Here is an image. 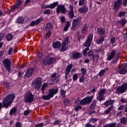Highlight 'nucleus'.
Here are the masks:
<instances>
[{"label": "nucleus", "instance_id": "aec40b11", "mask_svg": "<svg viewBox=\"0 0 127 127\" xmlns=\"http://www.w3.org/2000/svg\"><path fill=\"white\" fill-rule=\"evenodd\" d=\"M80 32L81 34L86 35L88 32V26H87V23L84 24V26L82 28Z\"/></svg>", "mask_w": 127, "mask_h": 127}, {"label": "nucleus", "instance_id": "4468645a", "mask_svg": "<svg viewBox=\"0 0 127 127\" xmlns=\"http://www.w3.org/2000/svg\"><path fill=\"white\" fill-rule=\"evenodd\" d=\"M58 92H59V88H50L49 89V94L52 98L54 97L55 95H57L58 94Z\"/></svg>", "mask_w": 127, "mask_h": 127}, {"label": "nucleus", "instance_id": "69168bd1", "mask_svg": "<svg viewBox=\"0 0 127 127\" xmlns=\"http://www.w3.org/2000/svg\"><path fill=\"white\" fill-rule=\"evenodd\" d=\"M44 14H50V9H47L45 10L43 12Z\"/></svg>", "mask_w": 127, "mask_h": 127}, {"label": "nucleus", "instance_id": "bb28decb", "mask_svg": "<svg viewBox=\"0 0 127 127\" xmlns=\"http://www.w3.org/2000/svg\"><path fill=\"white\" fill-rule=\"evenodd\" d=\"M22 3V0H17V3L14 4V8L17 9L20 7V4Z\"/></svg>", "mask_w": 127, "mask_h": 127}, {"label": "nucleus", "instance_id": "c756f323", "mask_svg": "<svg viewBox=\"0 0 127 127\" xmlns=\"http://www.w3.org/2000/svg\"><path fill=\"white\" fill-rule=\"evenodd\" d=\"M117 127V123H112L106 124L103 127Z\"/></svg>", "mask_w": 127, "mask_h": 127}, {"label": "nucleus", "instance_id": "864d4df0", "mask_svg": "<svg viewBox=\"0 0 127 127\" xmlns=\"http://www.w3.org/2000/svg\"><path fill=\"white\" fill-rule=\"evenodd\" d=\"M97 99L98 101H104V95H100V94H98L97 96Z\"/></svg>", "mask_w": 127, "mask_h": 127}, {"label": "nucleus", "instance_id": "603ef678", "mask_svg": "<svg viewBox=\"0 0 127 127\" xmlns=\"http://www.w3.org/2000/svg\"><path fill=\"white\" fill-rule=\"evenodd\" d=\"M15 9H16L14 8V6H13V7L11 9H9L7 10V12H6V13L10 14V12H12V11H14V10H15Z\"/></svg>", "mask_w": 127, "mask_h": 127}, {"label": "nucleus", "instance_id": "423d86ee", "mask_svg": "<svg viewBox=\"0 0 127 127\" xmlns=\"http://www.w3.org/2000/svg\"><path fill=\"white\" fill-rule=\"evenodd\" d=\"M2 64H3L4 68H5L6 70H7L8 72H9L10 70H11V68L10 67H11V62L9 59H4L2 61Z\"/></svg>", "mask_w": 127, "mask_h": 127}, {"label": "nucleus", "instance_id": "393cba45", "mask_svg": "<svg viewBox=\"0 0 127 127\" xmlns=\"http://www.w3.org/2000/svg\"><path fill=\"white\" fill-rule=\"evenodd\" d=\"M105 31L106 30H105V29L102 27L97 29V32H98V34H100L101 36H104V35H105Z\"/></svg>", "mask_w": 127, "mask_h": 127}, {"label": "nucleus", "instance_id": "f8f14e48", "mask_svg": "<svg viewBox=\"0 0 127 127\" xmlns=\"http://www.w3.org/2000/svg\"><path fill=\"white\" fill-rule=\"evenodd\" d=\"M33 72H34V68L33 67H29L27 70L25 74L24 75L23 77L25 79L26 78H30L32 75H33Z\"/></svg>", "mask_w": 127, "mask_h": 127}, {"label": "nucleus", "instance_id": "a878e982", "mask_svg": "<svg viewBox=\"0 0 127 127\" xmlns=\"http://www.w3.org/2000/svg\"><path fill=\"white\" fill-rule=\"evenodd\" d=\"M16 113H17V108L16 107H13L9 112L10 116H12L13 115H16Z\"/></svg>", "mask_w": 127, "mask_h": 127}, {"label": "nucleus", "instance_id": "a211bd4d", "mask_svg": "<svg viewBox=\"0 0 127 127\" xmlns=\"http://www.w3.org/2000/svg\"><path fill=\"white\" fill-rule=\"evenodd\" d=\"M97 102H98V100H94L92 101L89 109V112H92V111L95 110L96 107H97Z\"/></svg>", "mask_w": 127, "mask_h": 127}, {"label": "nucleus", "instance_id": "9b49d317", "mask_svg": "<svg viewBox=\"0 0 127 127\" xmlns=\"http://www.w3.org/2000/svg\"><path fill=\"white\" fill-rule=\"evenodd\" d=\"M92 41H93V34H90L88 35V38L84 43V47H87L88 48L89 47H91V43H92Z\"/></svg>", "mask_w": 127, "mask_h": 127}, {"label": "nucleus", "instance_id": "20e7f679", "mask_svg": "<svg viewBox=\"0 0 127 127\" xmlns=\"http://www.w3.org/2000/svg\"><path fill=\"white\" fill-rule=\"evenodd\" d=\"M94 96H95V94L92 96H86L80 101V105H81L82 106H85L91 104V103H92L93 98H94Z\"/></svg>", "mask_w": 127, "mask_h": 127}, {"label": "nucleus", "instance_id": "c85d7f7f", "mask_svg": "<svg viewBox=\"0 0 127 127\" xmlns=\"http://www.w3.org/2000/svg\"><path fill=\"white\" fill-rule=\"evenodd\" d=\"M68 48L69 47L67 46V45L62 44V49L61 50V52H64V51H67Z\"/></svg>", "mask_w": 127, "mask_h": 127}, {"label": "nucleus", "instance_id": "f03ea898", "mask_svg": "<svg viewBox=\"0 0 127 127\" xmlns=\"http://www.w3.org/2000/svg\"><path fill=\"white\" fill-rule=\"evenodd\" d=\"M52 54L49 53L47 57L43 60L42 64L44 66H49V65H52L56 62V59L54 57H52Z\"/></svg>", "mask_w": 127, "mask_h": 127}, {"label": "nucleus", "instance_id": "f3484780", "mask_svg": "<svg viewBox=\"0 0 127 127\" xmlns=\"http://www.w3.org/2000/svg\"><path fill=\"white\" fill-rule=\"evenodd\" d=\"M89 11V8L87 6H83L78 9L79 13H87Z\"/></svg>", "mask_w": 127, "mask_h": 127}, {"label": "nucleus", "instance_id": "b1692460", "mask_svg": "<svg viewBox=\"0 0 127 127\" xmlns=\"http://www.w3.org/2000/svg\"><path fill=\"white\" fill-rule=\"evenodd\" d=\"M118 23L121 24L122 27H124L127 24V19H126V18H122L118 21Z\"/></svg>", "mask_w": 127, "mask_h": 127}, {"label": "nucleus", "instance_id": "09e8293b", "mask_svg": "<svg viewBox=\"0 0 127 127\" xmlns=\"http://www.w3.org/2000/svg\"><path fill=\"white\" fill-rule=\"evenodd\" d=\"M88 50H90L89 48H86L83 50L82 54L83 56H87V53Z\"/></svg>", "mask_w": 127, "mask_h": 127}, {"label": "nucleus", "instance_id": "5701e85b", "mask_svg": "<svg viewBox=\"0 0 127 127\" xmlns=\"http://www.w3.org/2000/svg\"><path fill=\"white\" fill-rule=\"evenodd\" d=\"M53 47L55 48V49H57V48H59L61 46V42L59 41H57V42H54L53 43Z\"/></svg>", "mask_w": 127, "mask_h": 127}, {"label": "nucleus", "instance_id": "3c124183", "mask_svg": "<svg viewBox=\"0 0 127 127\" xmlns=\"http://www.w3.org/2000/svg\"><path fill=\"white\" fill-rule=\"evenodd\" d=\"M126 73H127V69L126 68L119 70V74L121 75H124V74H126Z\"/></svg>", "mask_w": 127, "mask_h": 127}, {"label": "nucleus", "instance_id": "13d9d810", "mask_svg": "<svg viewBox=\"0 0 127 127\" xmlns=\"http://www.w3.org/2000/svg\"><path fill=\"white\" fill-rule=\"evenodd\" d=\"M119 60H120L119 57H116L115 59H113L112 61V63H113V64H116L118 63V61H119Z\"/></svg>", "mask_w": 127, "mask_h": 127}, {"label": "nucleus", "instance_id": "58836bf2", "mask_svg": "<svg viewBox=\"0 0 127 127\" xmlns=\"http://www.w3.org/2000/svg\"><path fill=\"white\" fill-rule=\"evenodd\" d=\"M112 109H114V105H111V106L108 107V109L105 111V113H106L107 115L110 114Z\"/></svg>", "mask_w": 127, "mask_h": 127}, {"label": "nucleus", "instance_id": "ea45409f", "mask_svg": "<svg viewBox=\"0 0 127 127\" xmlns=\"http://www.w3.org/2000/svg\"><path fill=\"white\" fill-rule=\"evenodd\" d=\"M81 72L82 76H85L87 74V68L85 67H82L81 68Z\"/></svg>", "mask_w": 127, "mask_h": 127}, {"label": "nucleus", "instance_id": "dca6fc26", "mask_svg": "<svg viewBox=\"0 0 127 127\" xmlns=\"http://www.w3.org/2000/svg\"><path fill=\"white\" fill-rule=\"evenodd\" d=\"M115 103V100H108L107 101H106L105 102H104V103H103L102 104V106H105V107H106V108H108V107H109V106H114V103Z\"/></svg>", "mask_w": 127, "mask_h": 127}, {"label": "nucleus", "instance_id": "bf43d9fd", "mask_svg": "<svg viewBox=\"0 0 127 127\" xmlns=\"http://www.w3.org/2000/svg\"><path fill=\"white\" fill-rule=\"evenodd\" d=\"M72 67H73V64H70L67 66L66 70L71 71V70L72 69Z\"/></svg>", "mask_w": 127, "mask_h": 127}, {"label": "nucleus", "instance_id": "7ed1b4c3", "mask_svg": "<svg viewBox=\"0 0 127 127\" xmlns=\"http://www.w3.org/2000/svg\"><path fill=\"white\" fill-rule=\"evenodd\" d=\"M42 80L40 77L35 78L33 80L32 82V86H34V88L36 90H39L42 85V82H41Z\"/></svg>", "mask_w": 127, "mask_h": 127}, {"label": "nucleus", "instance_id": "9d476101", "mask_svg": "<svg viewBox=\"0 0 127 127\" xmlns=\"http://www.w3.org/2000/svg\"><path fill=\"white\" fill-rule=\"evenodd\" d=\"M122 4H123V0H117L114 3L113 9L115 12H117L118 10H120Z\"/></svg>", "mask_w": 127, "mask_h": 127}, {"label": "nucleus", "instance_id": "a18cd8bd", "mask_svg": "<svg viewBox=\"0 0 127 127\" xmlns=\"http://www.w3.org/2000/svg\"><path fill=\"white\" fill-rule=\"evenodd\" d=\"M120 123L121 124H122V125H126L127 124V121L126 120V117H122L120 119Z\"/></svg>", "mask_w": 127, "mask_h": 127}, {"label": "nucleus", "instance_id": "0e129e2a", "mask_svg": "<svg viewBox=\"0 0 127 127\" xmlns=\"http://www.w3.org/2000/svg\"><path fill=\"white\" fill-rule=\"evenodd\" d=\"M15 127H22V124L20 122H17L16 123V124L15 125Z\"/></svg>", "mask_w": 127, "mask_h": 127}, {"label": "nucleus", "instance_id": "680f3d73", "mask_svg": "<svg viewBox=\"0 0 127 127\" xmlns=\"http://www.w3.org/2000/svg\"><path fill=\"white\" fill-rule=\"evenodd\" d=\"M50 34H51V31L48 32L46 35L45 37V39H48L50 37Z\"/></svg>", "mask_w": 127, "mask_h": 127}, {"label": "nucleus", "instance_id": "5fc2aeb1", "mask_svg": "<svg viewBox=\"0 0 127 127\" xmlns=\"http://www.w3.org/2000/svg\"><path fill=\"white\" fill-rule=\"evenodd\" d=\"M60 81V78H59V75L55 77V79L53 80V82H55L56 84L58 83Z\"/></svg>", "mask_w": 127, "mask_h": 127}, {"label": "nucleus", "instance_id": "c03bdc74", "mask_svg": "<svg viewBox=\"0 0 127 127\" xmlns=\"http://www.w3.org/2000/svg\"><path fill=\"white\" fill-rule=\"evenodd\" d=\"M106 91H107V90L105 88L101 89L98 92V95L104 96V94L106 93Z\"/></svg>", "mask_w": 127, "mask_h": 127}, {"label": "nucleus", "instance_id": "2eb2a0df", "mask_svg": "<svg viewBox=\"0 0 127 127\" xmlns=\"http://www.w3.org/2000/svg\"><path fill=\"white\" fill-rule=\"evenodd\" d=\"M115 56H116V50L113 49L111 51L110 54L107 58V61H111L114 59Z\"/></svg>", "mask_w": 127, "mask_h": 127}, {"label": "nucleus", "instance_id": "1a4fd4ad", "mask_svg": "<svg viewBox=\"0 0 127 127\" xmlns=\"http://www.w3.org/2000/svg\"><path fill=\"white\" fill-rule=\"evenodd\" d=\"M34 100V95L32 93L30 92L29 94L26 95L24 97V102L26 104L28 103H32Z\"/></svg>", "mask_w": 127, "mask_h": 127}, {"label": "nucleus", "instance_id": "f257e3e1", "mask_svg": "<svg viewBox=\"0 0 127 127\" xmlns=\"http://www.w3.org/2000/svg\"><path fill=\"white\" fill-rule=\"evenodd\" d=\"M15 93H8L6 96L3 98L2 101L3 102V107H9L11 105V104L13 103V100L15 99Z\"/></svg>", "mask_w": 127, "mask_h": 127}, {"label": "nucleus", "instance_id": "4be33fe9", "mask_svg": "<svg viewBox=\"0 0 127 127\" xmlns=\"http://www.w3.org/2000/svg\"><path fill=\"white\" fill-rule=\"evenodd\" d=\"M127 11H120L119 12V14L118 15V17H120L121 18H125L127 17Z\"/></svg>", "mask_w": 127, "mask_h": 127}, {"label": "nucleus", "instance_id": "8fccbe9b", "mask_svg": "<svg viewBox=\"0 0 127 127\" xmlns=\"http://www.w3.org/2000/svg\"><path fill=\"white\" fill-rule=\"evenodd\" d=\"M60 94L62 95L63 98L66 97V91H64V89H62L60 91Z\"/></svg>", "mask_w": 127, "mask_h": 127}, {"label": "nucleus", "instance_id": "72a5a7b5", "mask_svg": "<svg viewBox=\"0 0 127 127\" xmlns=\"http://www.w3.org/2000/svg\"><path fill=\"white\" fill-rule=\"evenodd\" d=\"M104 36H101L100 39L96 41L97 44H101V43H103L104 41H105Z\"/></svg>", "mask_w": 127, "mask_h": 127}, {"label": "nucleus", "instance_id": "79ce46f5", "mask_svg": "<svg viewBox=\"0 0 127 127\" xmlns=\"http://www.w3.org/2000/svg\"><path fill=\"white\" fill-rule=\"evenodd\" d=\"M97 121H98V119H97L96 118H91L89 119V123L90 124H91V123L95 124V123H96V122H97Z\"/></svg>", "mask_w": 127, "mask_h": 127}, {"label": "nucleus", "instance_id": "4c0bfd02", "mask_svg": "<svg viewBox=\"0 0 127 127\" xmlns=\"http://www.w3.org/2000/svg\"><path fill=\"white\" fill-rule=\"evenodd\" d=\"M69 25H70V22L69 21H67L66 23L65 26L64 27V31H68V29H69Z\"/></svg>", "mask_w": 127, "mask_h": 127}, {"label": "nucleus", "instance_id": "412c9836", "mask_svg": "<svg viewBox=\"0 0 127 127\" xmlns=\"http://www.w3.org/2000/svg\"><path fill=\"white\" fill-rule=\"evenodd\" d=\"M16 22L18 24H23L24 23V18L22 16H18L16 19Z\"/></svg>", "mask_w": 127, "mask_h": 127}, {"label": "nucleus", "instance_id": "774afa93", "mask_svg": "<svg viewBox=\"0 0 127 127\" xmlns=\"http://www.w3.org/2000/svg\"><path fill=\"white\" fill-rule=\"evenodd\" d=\"M120 102H121L122 104H126V103H127V99L126 98H122L121 99Z\"/></svg>", "mask_w": 127, "mask_h": 127}, {"label": "nucleus", "instance_id": "37998d69", "mask_svg": "<svg viewBox=\"0 0 127 127\" xmlns=\"http://www.w3.org/2000/svg\"><path fill=\"white\" fill-rule=\"evenodd\" d=\"M3 85L7 89H8L9 87H10V83L8 81H4L3 82Z\"/></svg>", "mask_w": 127, "mask_h": 127}, {"label": "nucleus", "instance_id": "6ab92c4d", "mask_svg": "<svg viewBox=\"0 0 127 127\" xmlns=\"http://www.w3.org/2000/svg\"><path fill=\"white\" fill-rule=\"evenodd\" d=\"M71 57L72 59H79L80 57H82V55H81V53L78 52H75L74 53H72Z\"/></svg>", "mask_w": 127, "mask_h": 127}, {"label": "nucleus", "instance_id": "cd10ccee", "mask_svg": "<svg viewBox=\"0 0 127 127\" xmlns=\"http://www.w3.org/2000/svg\"><path fill=\"white\" fill-rule=\"evenodd\" d=\"M51 28H52V24L50 22L48 23L45 27L46 31H51Z\"/></svg>", "mask_w": 127, "mask_h": 127}, {"label": "nucleus", "instance_id": "6e6d98bb", "mask_svg": "<svg viewBox=\"0 0 127 127\" xmlns=\"http://www.w3.org/2000/svg\"><path fill=\"white\" fill-rule=\"evenodd\" d=\"M80 110H82V106L81 105H78L74 108L75 112H78Z\"/></svg>", "mask_w": 127, "mask_h": 127}, {"label": "nucleus", "instance_id": "6e6552de", "mask_svg": "<svg viewBox=\"0 0 127 127\" xmlns=\"http://www.w3.org/2000/svg\"><path fill=\"white\" fill-rule=\"evenodd\" d=\"M87 55L88 57H90V59L93 60V61H98L99 60V55L94 54V52L93 50H89L87 52Z\"/></svg>", "mask_w": 127, "mask_h": 127}, {"label": "nucleus", "instance_id": "338daca9", "mask_svg": "<svg viewBox=\"0 0 127 127\" xmlns=\"http://www.w3.org/2000/svg\"><path fill=\"white\" fill-rule=\"evenodd\" d=\"M85 127H96V126L95 125H92L91 123L88 122L86 124Z\"/></svg>", "mask_w": 127, "mask_h": 127}, {"label": "nucleus", "instance_id": "4d7b16f0", "mask_svg": "<svg viewBox=\"0 0 127 127\" xmlns=\"http://www.w3.org/2000/svg\"><path fill=\"white\" fill-rule=\"evenodd\" d=\"M68 14L69 18H73L74 16V12L69 11Z\"/></svg>", "mask_w": 127, "mask_h": 127}, {"label": "nucleus", "instance_id": "7c9ffc66", "mask_svg": "<svg viewBox=\"0 0 127 127\" xmlns=\"http://www.w3.org/2000/svg\"><path fill=\"white\" fill-rule=\"evenodd\" d=\"M13 38V36L12 35V34H11L10 33L7 34L6 36V39L7 41H11V40H12Z\"/></svg>", "mask_w": 127, "mask_h": 127}, {"label": "nucleus", "instance_id": "39448f33", "mask_svg": "<svg viewBox=\"0 0 127 127\" xmlns=\"http://www.w3.org/2000/svg\"><path fill=\"white\" fill-rule=\"evenodd\" d=\"M127 91V82L123 83L121 86H118L116 89L118 94H124Z\"/></svg>", "mask_w": 127, "mask_h": 127}, {"label": "nucleus", "instance_id": "473e14b6", "mask_svg": "<svg viewBox=\"0 0 127 127\" xmlns=\"http://www.w3.org/2000/svg\"><path fill=\"white\" fill-rule=\"evenodd\" d=\"M51 98L52 97L49 95V93H48V95L43 96V100H44L45 101H49Z\"/></svg>", "mask_w": 127, "mask_h": 127}, {"label": "nucleus", "instance_id": "a19ab883", "mask_svg": "<svg viewBox=\"0 0 127 127\" xmlns=\"http://www.w3.org/2000/svg\"><path fill=\"white\" fill-rule=\"evenodd\" d=\"M42 20H43V17H41L40 18L37 19L35 21V23L36 24V25L39 24V23H40L41 21H42Z\"/></svg>", "mask_w": 127, "mask_h": 127}, {"label": "nucleus", "instance_id": "2f4dec72", "mask_svg": "<svg viewBox=\"0 0 127 127\" xmlns=\"http://www.w3.org/2000/svg\"><path fill=\"white\" fill-rule=\"evenodd\" d=\"M48 86V83H44L42 85L41 91L42 94H44V90H45V88H47Z\"/></svg>", "mask_w": 127, "mask_h": 127}, {"label": "nucleus", "instance_id": "0eeeda50", "mask_svg": "<svg viewBox=\"0 0 127 127\" xmlns=\"http://www.w3.org/2000/svg\"><path fill=\"white\" fill-rule=\"evenodd\" d=\"M57 14L58 15L61 12L64 14H66V12H67V9L65 7V5L63 4L59 5L56 8Z\"/></svg>", "mask_w": 127, "mask_h": 127}, {"label": "nucleus", "instance_id": "052dcab7", "mask_svg": "<svg viewBox=\"0 0 127 127\" xmlns=\"http://www.w3.org/2000/svg\"><path fill=\"white\" fill-rule=\"evenodd\" d=\"M85 81V77L84 75H81V77H79V83H84Z\"/></svg>", "mask_w": 127, "mask_h": 127}, {"label": "nucleus", "instance_id": "49530a36", "mask_svg": "<svg viewBox=\"0 0 127 127\" xmlns=\"http://www.w3.org/2000/svg\"><path fill=\"white\" fill-rule=\"evenodd\" d=\"M105 73H106V70L102 69L101 70H100V71L98 73V75L100 77H103V76H104V75H105Z\"/></svg>", "mask_w": 127, "mask_h": 127}, {"label": "nucleus", "instance_id": "e2e57ef3", "mask_svg": "<svg viewBox=\"0 0 127 127\" xmlns=\"http://www.w3.org/2000/svg\"><path fill=\"white\" fill-rule=\"evenodd\" d=\"M110 42L112 44H114L116 42V38L115 37H112L110 39Z\"/></svg>", "mask_w": 127, "mask_h": 127}, {"label": "nucleus", "instance_id": "de8ad7c7", "mask_svg": "<svg viewBox=\"0 0 127 127\" xmlns=\"http://www.w3.org/2000/svg\"><path fill=\"white\" fill-rule=\"evenodd\" d=\"M78 78H79L78 74L77 73H74L72 76L73 82L77 81V80H78Z\"/></svg>", "mask_w": 127, "mask_h": 127}, {"label": "nucleus", "instance_id": "ddd939ff", "mask_svg": "<svg viewBox=\"0 0 127 127\" xmlns=\"http://www.w3.org/2000/svg\"><path fill=\"white\" fill-rule=\"evenodd\" d=\"M81 19H82V17L78 16L77 19L72 20L71 30H75V28L78 26V23L80 22Z\"/></svg>", "mask_w": 127, "mask_h": 127}, {"label": "nucleus", "instance_id": "e433bc0d", "mask_svg": "<svg viewBox=\"0 0 127 127\" xmlns=\"http://www.w3.org/2000/svg\"><path fill=\"white\" fill-rule=\"evenodd\" d=\"M64 107H68L69 105H70V100L67 98L65 99L64 100Z\"/></svg>", "mask_w": 127, "mask_h": 127}, {"label": "nucleus", "instance_id": "f704fd0d", "mask_svg": "<svg viewBox=\"0 0 127 127\" xmlns=\"http://www.w3.org/2000/svg\"><path fill=\"white\" fill-rule=\"evenodd\" d=\"M68 43H69V37H66L64 39L62 44L68 45Z\"/></svg>", "mask_w": 127, "mask_h": 127}, {"label": "nucleus", "instance_id": "c9c22d12", "mask_svg": "<svg viewBox=\"0 0 127 127\" xmlns=\"http://www.w3.org/2000/svg\"><path fill=\"white\" fill-rule=\"evenodd\" d=\"M50 8H55L57 5H58V1L54 2L53 3L49 5Z\"/></svg>", "mask_w": 127, "mask_h": 127}]
</instances>
